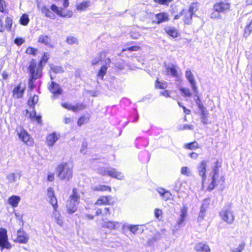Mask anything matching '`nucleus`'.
I'll return each instance as SVG.
<instances>
[{
    "label": "nucleus",
    "instance_id": "obj_2",
    "mask_svg": "<svg viewBox=\"0 0 252 252\" xmlns=\"http://www.w3.org/2000/svg\"><path fill=\"white\" fill-rule=\"evenodd\" d=\"M220 165L218 161L215 162V165L213 169V171L211 173V182L208 185V189L209 190H213L218 184L222 185L225 181L223 176H220L219 174V167Z\"/></svg>",
    "mask_w": 252,
    "mask_h": 252
},
{
    "label": "nucleus",
    "instance_id": "obj_61",
    "mask_svg": "<svg viewBox=\"0 0 252 252\" xmlns=\"http://www.w3.org/2000/svg\"><path fill=\"white\" fill-rule=\"evenodd\" d=\"M54 180V174L53 173H48L47 175V180L49 182H52Z\"/></svg>",
    "mask_w": 252,
    "mask_h": 252
},
{
    "label": "nucleus",
    "instance_id": "obj_7",
    "mask_svg": "<svg viewBox=\"0 0 252 252\" xmlns=\"http://www.w3.org/2000/svg\"><path fill=\"white\" fill-rule=\"evenodd\" d=\"M17 134L19 138L26 144L28 146H32L33 145V141L31 138L30 135L28 132L24 129L22 127H19L16 129Z\"/></svg>",
    "mask_w": 252,
    "mask_h": 252
},
{
    "label": "nucleus",
    "instance_id": "obj_44",
    "mask_svg": "<svg viewBox=\"0 0 252 252\" xmlns=\"http://www.w3.org/2000/svg\"><path fill=\"white\" fill-rule=\"evenodd\" d=\"M220 12L218 11H215L213 12L210 15V17L212 19H220L221 18L220 14Z\"/></svg>",
    "mask_w": 252,
    "mask_h": 252
},
{
    "label": "nucleus",
    "instance_id": "obj_59",
    "mask_svg": "<svg viewBox=\"0 0 252 252\" xmlns=\"http://www.w3.org/2000/svg\"><path fill=\"white\" fill-rule=\"evenodd\" d=\"M6 7L5 1L4 0H0V11L3 12Z\"/></svg>",
    "mask_w": 252,
    "mask_h": 252
},
{
    "label": "nucleus",
    "instance_id": "obj_29",
    "mask_svg": "<svg viewBox=\"0 0 252 252\" xmlns=\"http://www.w3.org/2000/svg\"><path fill=\"white\" fill-rule=\"evenodd\" d=\"M38 41L45 44V45L51 47V39L47 35H41L38 37Z\"/></svg>",
    "mask_w": 252,
    "mask_h": 252
},
{
    "label": "nucleus",
    "instance_id": "obj_45",
    "mask_svg": "<svg viewBox=\"0 0 252 252\" xmlns=\"http://www.w3.org/2000/svg\"><path fill=\"white\" fill-rule=\"evenodd\" d=\"M252 31V19L250 24L248 25L245 29V35L248 36Z\"/></svg>",
    "mask_w": 252,
    "mask_h": 252
},
{
    "label": "nucleus",
    "instance_id": "obj_35",
    "mask_svg": "<svg viewBox=\"0 0 252 252\" xmlns=\"http://www.w3.org/2000/svg\"><path fill=\"white\" fill-rule=\"evenodd\" d=\"M180 91L182 93V95L185 97H190L192 95V94L190 90L188 88L181 87L180 88Z\"/></svg>",
    "mask_w": 252,
    "mask_h": 252
},
{
    "label": "nucleus",
    "instance_id": "obj_60",
    "mask_svg": "<svg viewBox=\"0 0 252 252\" xmlns=\"http://www.w3.org/2000/svg\"><path fill=\"white\" fill-rule=\"evenodd\" d=\"M193 126L192 125H185L183 126H181L180 129H193Z\"/></svg>",
    "mask_w": 252,
    "mask_h": 252
},
{
    "label": "nucleus",
    "instance_id": "obj_31",
    "mask_svg": "<svg viewBox=\"0 0 252 252\" xmlns=\"http://www.w3.org/2000/svg\"><path fill=\"white\" fill-rule=\"evenodd\" d=\"M165 31L167 34L174 38L178 37L179 34L177 30L172 27L166 28Z\"/></svg>",
    "mask_w": 252,
    "mask_h": 252
},
{
    "label": "nucleus",
    "instance_id": "obj_18",
    "mask_svg": "<svg viewBox=\"0 0 252 252\" xmlns=\"http://www.w3.org/2000/svg\"><path fill=\"white\" fill-rule=\"evenodd\" d=\"M194 249L197 252H211L209 246L204 242L196 243L194 247Z\"/></svg>",
    "mask_w": 252,
    "mask_h": 252
},
{
    "label": "nucleus",
    "instance_id": "obj_51",
    "mask_svg": "<svg viewBox=\"0 0 252 252\" xmlns=\"http://www.w3.org/2000/svg\"><path fill=\"white\" fill-rule=\"evenodd\" d=\"M88 121V118L85 117H81L78 121L77 124L78 126H81L84 123H87Z\"/></svg>",
    "mask_w": 252,
    "mask_h": 252
},
{
    "label": "nucleus",
    "instance_id": "obj_50",
    "mask_svg": "<svg viewBox=\"0 0 252 252\" xmlns=\"http://www.w3.org/2000/svg\"><path fill=\"white\" fill-rule=\"evenodd\" d=\"M12 25V20L10 18L7 17L5 20V26L9 30H11Z\"/></svg>",
    "mask_w": 252,
    "mask_h": 252
},
{
    "label": "nucleus",
    "instance_id": "obj_10",
    "mask_svg": "<svg viewBox=\"0 0 252 252\" xmlns=\"http://www.w3.org/2000/svg\"><path fill=\"white\" fill-rule=\"evenodd\" d=\"M50 8L54 13L62 17L70 18L73 15L72 11L64 10L63 8L59 7L55 4H52Z\"/></svg>",
    "mask_w": 252,
    "mask_h": 252
},
{
    "label": "nucleus",
    "instance_id": "obj_15",
    "mask_svg": "<svg viewBox=\"0 0 252 252\" xmlns=\"http://www.w3.org/2000/svg\"><path fill=\"white\" fill-rule=\"evenodd\" d=\"M30 110H26V116L30 118L32 121H36L38 123H41V116H36L34 107L30 108Z\"/></svg>",
    "mask_w": 252,
    "mask_h": 252
},
{
    "label": "nucleus",
    "instance_id": "obj_30",
    "mask_svg": "<svg viewBox=\"0 0 252 252\" xmlns=\"http://www.w3.org/2000/svg\"><path fill=\"white\" fill-rule=\"evenodd\" d=\"M90 5V1H82L76 5V8L79 11L85 10Z\"/></svg>",
    "mask_w": 252,
    "mask_h": 252
},
{
    "label": "nucleus",
    "instance_id": "obj_41",
    "mask_svg": "<svg viewBox=\"0 0 252 252\" xmlns=\"http://www.w3.org/2000/svg\"><path fill=\"white\" fill-rule=\"evenodd\" d=\"M181 173L182 175L187 176L191 175V171L188 167L186 166L182 167Z\"/></svg>",
    "mask_w": 252,
    "mask_h": 252
},
{
    "label": "nucleus",
    "instance_id": "obj_12",
    "mask_svg": "<svg viewBox=\"0 0 252 252\" xmlns=\"http://www.w3.org/2000/svg\"><path fill=\"white\" fill-rule=\"evenodd\" d=\"M185 76L190 83L193 92L195 94L196 96H197L198 91L196 86V83L194 79V77L190 69H188L186 70Z\"/></svg>",
    "mask_w": 252,
    "mask_h": 252
},
{
    "label": "nucleus",
    "instance_id": "obj_1",
    "mask_svg": "<svg viewBox=\"0 0 252 252\" xmlns=\"http://www.w3.org/2000/svg\"><path fill=\"white\" fill-rule=\"evenodd\" d=\"M73 169V165L70 162L61 163L56 169L57 176L61 180L69 181L72 178Z\"/></svg>",
    "mask_w": 252,
    "mask_h": 252
},
{
    "label": "nucleus",
    "instance_id": "obj_8",
    "mask_svg": "<svg viewBox=\"0 0 252 252\" xmlns=\"http://www.w3.org/2000/svg\"><path fill=\"white\" fill-rule=\"evenodd\" d=\"M221 219L229 224H232L234 220V216L231 210L224 208L220 213Z\"/></svg>",
    "mask_w": 252,
    "mask_h": 252
},
{
    "label": "nucleus",
    "instance_id": "obj_28",
    "mask_svg": "<svg viewBox=\"0 0 252 252\" xmlns=\"http://www.w3.org/2000/svg\"><path fill=\"white\" fill-rule=\"evenodd\" d=\"M199 108L201 109V122L204 124H207L208 123L207 118L208 116V113L203 108V106L201 105H199Z\"/></svg>",
    "mask_w": 252,
    "mask_h": 252
},
{
    "label": "nucleus",
    "instance_id": "obj_17",
    "mask_svg": "<svg viewBox=\"0 0 252 252\" xmlns=\"http://www.w3.org/2000/svg\"><path fill=\"white\" fill-rule=\"evenodd\" d=\"M21 177L19 172H10L6 175L5 179L8 184H12L19 181Z\"/></svg>",
    "mask_w": 252,
    "mask_h": 252
},
{
    "label": "nucleus",
    "instance_id": "obj_43",
    "mask_svg": "<svg viewBox=\"0 0 252 252\" xmlns=\"http://www.w3.org/2000/svg\"><path fill=\"white\" fill-rule=\"evenodd\" d=\"M49 55L47 53H45L43 55V56L38 64H39L42 67L43 64L44 65L46 63L47 61H48V60L49 59Z\"/></svg>",
    "mask_w": 252,
    "mask_h": 252
},
{
    "label": "nucleus",
    "instance_id": "obj_27",
    "mask_svg": "<svg viewBox=\"0 0 252 252\" xmlns=\"http://www.w3.org/2000/svg\"><path fill=\"white\" fill-rule=\"evenodd\" d=\"M50 92L54 94H60L61 93V89L59 85L54 82H52L51 85L49 88Z\"/></svg>",
    "mask_w": 252,
    "mask_h": 252
},
{
    "label": "nucleus",
    "instance_id": "obj_24",
    "mask_svg": "<svg viewBox=\"0 0 252 252\" xmlns=\"http://www.w3.org/2000/svg\"><path fill=\"white\" fill-rule=\"evenodd\" d=\"M21 200V197L17 195H12L7 200L9 205L13 207H16L18 206L19 203Z\"/></svg>",
    "mask_w": 252,
    "mask_h": 252
},
{
    "label": "nucleus",
    "instance_id": "obj_22",
    "mask_svg": "<svg viewBox=\"0 0 252 252\" xmlns=\"http://www.w3.org/2000/svg\"><path fill=\"white\" fill-rule=\"evenodd\" d=\"M60 135L56 133H52L47 137V143L49 146H53L55 142L58 141Z\"/></svg>",
    "mask_w": 252,
    "mask_h": 252
},
{
    "label": "nucleus",
    "instance_id": "obj_32",
    "mask_svg": "<svg viewBox=\"0 0 252 252\" xmlns=\"http://www.w3.org/2000/svg\"><path fill=\"white\" fill-rule=\"evenodd\" d=\"M41 12L42 13L45 14V15L50 19H54L55 18V16L53 14L50 9L46 7V6H43L41 8Z\"/></svg>",
    "mask_w": 252,
    "mask_h": 252
},
{
    "label": "nucleus",
    "instance_id": "obj_14",
    "mask_svg": "<svg viewBox=\"0 0 252 252\" xmlns=\"http://www.w3.org/2000/svg\"><path fill=\"white\" fill-rule=\"evenodd\" d=\"M230 8V5L226 0H221L218 1L214 5V9L215 11H220V12H223Z\"/></svg>",
    "mask_w": 252,
    "mask_h": 252
},
{
    "label": "nucleus",
    "instance_id": "obj_4",
    "mask_svg": "<svg viewBox=\"0 0 252 252\" xmlns=\"http://www.w3.org/2000/svg\"><path fill=\"white\" fill-rule=\"evenodd\" d=\"M80 195L76 189L72 190V194L70 196V200L68 202L66 207L67 212L69 214H72L76 211L77 206L79 203Z\"/></svg>",
    "mask_w": 252,
    "mask_h": 252
},
{
    "label": "nucleus",
    "instance_id": "obj_33",
    "mask_svg": "<svg viewBox=\"0 0 252 252\" xmlns=\"http://www.w3.org/2000/svg\"><path fill=\"white\" fill-rule=\"evenodd\" d=\"M187 215V208L186 207H183L181 210L180 218L179 220V224H181L184 222L186 219Z\"/></svg>",
    "mask_w": 252,
    "mask_h": 252
},
{
    "label": "nucleus",
    "instance_id": "obj_46",
    "mask_svg": "<svg viewBox=\"0 0 252 252\" xmlns=\"http://www.w3.org/2000/svg\"><path fill=\"white\" fill-rule=\"evenodd\" d=\"M37 52L36 49L32 48L31 47H28L26 50V53L28 54L35 55Z\"/></svg>",
    "mask_w": 252,
    "mask_h": 252
},
{
    "label": "nucleus",
    "instance_id": "obj_56",
    "mask_svg": "<svg viewBox=\"0 0 252 252\" xmlns=\"http://www.w3.org/2000/svg\"><path fill=\"white\" fill-rule=\"evenodd\" d=\"M172 196V194L169 191H167L162 196V199L164 200L169 199Z\"/></svg>",
    "mask_w": 252,
    "mask_h": 252
},
{
    "label": "nucleus",
    "instance_id": "obj_16",
    "mask_svg": "<svg viewBox=\"0 0 252 252\" xmlns=\"http://www.w3.org/2000/svg\"><path fill=\"white\" fill-rule=\"evenodd\" d=\"M52 218L53 220L60 226L63 225V217L61 215L58 209L54 210L52 214Z\"/></svg>",
    "mask_w": 252,
    "mask_h": 252
},
{
    "label": "nucleus",
    "instance_id": "obj_6",
    "mask_svg": "<svg viewBox=\"0 0 252 252\" xmlns=\"http://www.w3.org/2000/svg\"><path fill=\"white\" fill-rule=\"evenodd\" d=\"M208 161L204 160L201 161L197 166V171L199 176L201 178L202 187H203L206 180V168Z\"/></svg>",
    "mask_w": 252,
    "mask_h": 252
},
{
    "label": "nucleus",
    "instance_id": "obj_25",
    "mask_svg": "<svg viewBox=\"0 0 252 252\" xmlns=\"http://www.w3.org/2000/svg\"><path fill=\"white\" fill-rule=\"evenodd\" d=\"M111 197L110 196H101L96 201L95 204L98 205H106L109 203Z\"/></svg>",
    "mask_w": 252,
    "mask_h": 252
},
{
    "label": "nucleus",
    "instance_id": "obj_54",
    "mask_svg": "<svg viewBox=\"0 0 252 252\" xmlns=\"http://www.w3.org/2000/svg\"><path fill=\"white\" fill-rule=\"evenodd\" d=\"M162 214V210L158 208H156L154 211L155 216L157 219H159V217L161 216Z\"/></svg>",
    "mask_w": 252,
    "mask_h": 252
},
{
    "label": "nucleus",
    "instance_id": "obj_23",
    "mask_svg": "<svg viewBox=\"0 0 252 252\" xmlns=\"http://www.w3.org/2000/svg\"><path fill=\"white\" fill-rule=\"evenodd\" d=\"M120 223L117 221H103L101 226L102 227L107 228L110 229H116L119 227Z\"/></svg>",
    "mask_w": 252,
    "mask_h": 252
},
{
    "label": "nucleus",
    "instance_id": "obj_34",
    "mask_svg": "<svg viewBox=\"0 0 252 252\" xmlns=\"http://www.w3.org/2000/svg\"><path fill=\"white\" fill-rule=\"evenodd\" d=\"M38 101V97L36 95H34L33 96L30 98L28 101V105L30 106V108L34 107L35 104Z\"/></svg>",
    "mask_w": 252,
    "mask_h": 252
},
{
    "label": "nucleus",
    "instance_id": "obj_21",
    "mask_svg": "<svg viewBox=\"0 0 252 252\" xmlns=\"http://www.w3.org/2000/svg\"><path fill=\"white\" fill-rule=\"evenodd\" d=\"M29 236L27 234L22 230H19L17 231V241L19 243L25 244L29 240Z\"/></svg>",
    "mask_w": 252,
    "mask_h": 252
},
{
    "label": "nucleus",
    "instance_id": "obj_11",
    "mask_svg": "<svg viewBox=\"0 0 252 252\" xmlns=\"http://www.w3.org/2000/svg\"><path fill=\"white\" fill-rule=\"evenodd\" d=\"M0 247L1 249L11 248V245L8 241L7 231L5 229H0Z\"/></svg>",
    "mask_w": 252,
    "mask_h": 252
},
{
    "label": "nucleus",
    "instance_id": "obj_9",
    "mask_svg": "<svg viewBox=\"0 0 252 252\" xmlns=\"http://www.w3.org/2000/svg\"><path fill=\"white\" fill-rule=\"evenodd\" d=\"M99 172L103 175L109 176L119 180H122L124 178L123 175L121 172H117L114 169L103 168L100 170Z\"/></svg>",
    "mask_w": 252,
    "mask_h": 252
},
{
    "label": "nucleus",
    "instance_id": "obj_62",
    "mask_svg": "<svg viewBox=\"0 0 252 252\" xmlns=\"http://www.w3.org/2000/svg\"><path fill=\"white\" fill-rule=\"evenodd\" d=\"M167 190H165L163 188H158L157 189V191L158 192V193L160 195V196L162 197V196L164 195V193L167 191Z\"/></svg>",
    "mask_w": 252,
    "mask_h": 252
},
{
    "label": "nucleus",
    "instance_id": "obj_49",
    "mask_svg": "<svg viewBox=\"0 0 252 252\" xmlns=\"http://www.w3.org/2000/svg\"><path fill=\"white\" fill-rule=\"evenodd\" d=\"M127 227L128 229L133 234H136L139 229L138 225H128Z\"/></svg>",
    "mask_w": 252,
    "mask_h": 252
},
{
    "label": "nucleus",
    "instance_id": "obj_64",
    "mask_svg": "<svg viewBox=\"0 0 252 252\" xmlns=\"http://www.w3.org/2000/svg\"><path fill=\"white\" fill-rule=\"evenodd\" d=\"M160 94L164 96H165V97H169L170 96L169 95V92L168 91H164L163 92H162L160 93Z\"/></svg>",
    "mask_w": 252,
    "mask_h": 252
},
{
    "label": "nucleus",
    "instance_id": "obj_63",
    "mask_svg": "<svg viewBox=\"0 0 252 252\" xmlns=\"http://www.w3.org/2000/svg\"><path fill=\"white\" fill-rule=\"evenodd\" d=\"M139 47L137 46H132L129 48H127L126 49H124L123 51H126V50H128L130 51H137L139 49Z\"/></svg>",
    "mask_w": 252,
    "mask_h": 252
},
{
    "label": "nucleus",
    "instance_id": "obj_38",
    "mask_svg": "<svg viewBox=\"0 0 252 252\" xmlns=\"http://www.w3.org/2000/svg\"><path fill=\"white\" fill-rule=\"evenodd\" d=\"M155 86L157 88L160 89H164L167 88V83L165 81H159L158 80H157L156 82L155 83Z\"/></svg>",
    "mask_w": 252,
    "mask_h": 252
},
{
    "label": "nucleus",
    "instance_id": "obj_48",
    "mask_svg": "<svg viewBox=\"0 0 252 252\" xmlns=\"http://www.w3.org/2000/svg\"><path fill=\"white\" fill-rule=\"evenodd\" d=\"M51 69L55 73H60L63 72V68L59 66H52L51 67Z\"/></svg>",
    "mask_w": 252,
    "mask_h": 252
},
{
    "label": "nucleus",
    "instance_id": "obj_39",
    "mask_svg": "<svg viewBox=\"0 0 252 252\" xmlns=\"http://www.w3.org/2000/svg\"><path fill=\"white\" fill-rule=\"evenodd\" d=\"M198 143L196 142H193L187 144L185 145V148L189 150H195L198 148Z\"/></svg>",
    "mask_w": 252,
    "mask_h": 252
},
{
    "label": "nucleus",
    "instance_id": "obj_20",
    "mask_svg": "<svg viewBox=\"0 0 252 252\" xmlns=\"http://www.w3.org/2000/svg\"><path fill=\"white\" fill-rule=\"evenodd\" d=\"M165 68L167 74H170L172 76L175 77H178V72L177 67L173 64L170 63L165 65Z\"/></svg>",
    "mask_w": 252,
    "mask_h": 252
},
{
    "label": "nucleus",
    "instance_id": "obj_26",
    "mask_svg": "<svg viewBox=\"0 0 252 252\" xmlns=\"http://www.w3.org/2000/svg\"><path fill=\"white\" fill-rule=\"evenodd\" d=\"M198 9V6H197V3H192L191 4V5H190V7H189V16L190 17L189 18H187L185 20V23H187V24H189V22H190V20L191 19V17L192 15V14L195 12L197 9Z\"/></svg>",
    "mask_w": 252,
    "mask_h": 252
},
{
    "label": "nucleus",
    "instance_id": "obj_19",
    "mask_svg": "<svg viewBox=\"0 0 252 252\" xmlns=\"http://www.w3.org/2000/svg\"><path fill=\"white\" fill-rule=\"evenodd\" d=\"M25 87L21 83L15 87L13 90V96L16 98L23 97L25 91Z\"/></svg>",
    "mask_w": 252,
    "mask_h": 252
},
{
    "label": "nucleus",
    "instance_id": "obj_47",
    "mask_svg": "<svg viewBox=\"0 0 252 252\" xmlns=\"http://www.w3.org/2000/svg\"><path fill=\"white\" fill-rule=\"evenodd\" d=\"M66 42L69 44H73L77 43V39L74 36H68L66 39Z\"/></svg>",
    "mask_w": 252,
    "mask_h": 252
},
{
    "label": "nucleus",
    "instance_id": "obj_55",
    "mask_svg": "<svg viewBox=\"0 0 252 252\" xmlns=\"http://www.w3.org/2000/svg\"><path fill=\"white\" fill-rule=\"evenodd\" d=\"M47 195L49 198L55 196L54 191L51 188H49L47 190Z\"/></svg>",
    "mask_w": 252,
    "mask_h": 252
},
{
    "label": "nucleus",
    "instance_id": "obj_40",
    "mask_svg": "<svg viewBox=\"0 0 252 252\" xmlns=\"http://www.w3.org/2000/svg\"><path fill=\"white\" fill-rule=\"evenodd\" d=\"M94 190H100L102 191H111V188L109 186H107L105 185H99L97 187H96L94 189Z\"/></svg>",
    "mask_w": 252,
    "mask_h": 252
},
{
    "label": "nucleus",
    "instance_id": "obj_42",
    "mask_svg": "<svg viewBox=\"0 0 252 252\" xmlns=\"http://www.w3.org/2000/svg\"><path fill=\"white\" fill-rule=\"evenodd\" d=\"M49 199L50 203H51V204L52 205V206L53 208V210L58 209V203H57V200L56 198L55 197V196L51 197V198H49Z\"/></svg>",
    "mask_w": 252,
    "mask_h": 252
},
{
    "label": "nucleus",
    "instance_id": "obj_53",
    "mask_svg": "<svg viewBox=\"0 0 252 252\" xmlns=\"http://www.w3.org/2000/svg\"><path fill=\"white\" fill-rule=\"evenodd\" d=\"M154 2L162 5H168L170 0H154Z\"/></svg>",
    "mask_w": 252,
    "mask_h": 252
},
{
    "label": "nucleus",
    "instance_id": "obj_13",
    "mask_svg": "<svg viewBox=\"0 0 252 252\" xmlns=\"http://www.w3.org/2000/svg\"><path fill=\"white\" fill-rule=\"evenodd\" d=\"M61 105L64 108L72 111L74 112H78L85 108V105L83 103H76L75 105H72L71 103L65 102L62 103Z\"/></svg>",
    "mask_w": 252,
    "mask_h": 252
},
{
    "label": "nucleus",
    "instance_id": "obj_58",
    "mask_svg": "<svg viewBox=\"0 0 252 252\" xmlns=\"http://www.w3.org/2000/svg\"><path fill=\"white\" fill-rule=\"evenodd\" d=\"M25 41V40L22 38H17L15 39L14 42L18 46L21 45Z\"/></svg>",
    "mask_w": 252,
    "mask_h": 252
},
{
    "label": "nucleus",
    "instance_id": "obj_57",
    "mask_svg": "<svg viewBox=\"0 0 252 252\" xmlns=\"http://www.w3.org/2000/svg\"><path fill=\"white\" fill-rule=\"evenodd\" d=\"M130 36L133 39H138L140 36V34L138 32L133 31L130 32Z\"/></svg>",
    "mask_w": 252,
    "mask_h": 252
},
{
    "label": "nucleus",
    "instance_id": "obj_3",
    "mask_svg": "<svg viewBox=\"0 0 252 252\" xmlns=\"http://www.w3.org/2000/svg\"><path fill=\"white\" fill-rule=\"evenodd\" d=\"M29 71L30 75L29 85L32 88L33 82L41 76L42 67L39 64H38L37 66L35 61L32 60L30 62L29 66Z\"/></svg>",
    "mask_w": 252,
    "mask_h": 252
},
{
    "label": "nucleus",
    "instance_id": "obj_36",
    "mask_svg": "<svg viewBox=\"0 0 252 252\" xmlns=\"http://www.w3.org/2000/svg\"><path fill=\"white\" fill-rule=\"evenodd\" d=\"M107 68L108 66L106 65L102 66L97 73V76L100 77L102 79L103 76L105 75L107 72Z\"/></svg>",
    "mask_w": 252,
    "mask_h": 252
},
{
    "label": "nucleus",
    "instance_id": "obj_37",
    "mask_svg": "<svg viewBox=\"0 0 252 252\" xmlns=\"http://www.w3.org/2000/svg\"><path fill=\"white\" fill-rule=\"evenodd\" d=\"M30 21L29 16L27 14H24L20 19V23L21 25L26 26L27 25Z\"/></svg>",
    "mask_w": 252,
    "mask_h": 252
},
{
    "label": "nucleus",
    "instance_id": "obj_5",
    "mask_svg": "<svg viewBox=\"0 0 252 252\" xmlns=\"http://www.w3.org/2000/svg\"><path fill=\"white\" fill-rule=\"evenodd\" d=\"M152 23L159 24L161 23L165 22L169 20V15L168 13L163 12L158 14H151L149 15Z\"/></svg>",
    "mask_w": 252,
    "mask_h": 252
},
{
    "label": "nucleus",
    "instance_id": "obj_52",
    "mask_svg": "<svg viewBox=\"0 0 252 252\" xmlns=\"http://www.w3.org/2000/svg\"><path fill=\"white\" fill-rule=\"evenodd\" d=\"M245 248V244L242 243L233 250L232 252H242Z\"/></svg>",
    "mask_w": 252,
    "mask_h": 252
}]
</instances>
